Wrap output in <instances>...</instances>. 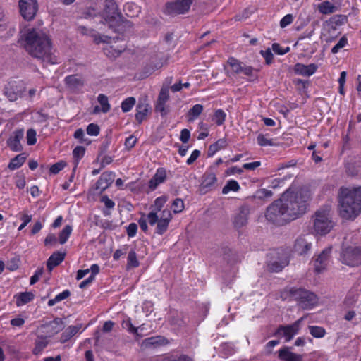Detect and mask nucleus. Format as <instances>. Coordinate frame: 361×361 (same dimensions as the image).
<instances>
[{
    "label": "nucleus",
    "mask_w": 361,
    "mask_h": 361,
    "mask_svg": "<svg viewBox=\"0 0 361 361\" xmlns=\"http://www.w3.org/2000/svg\"><path fill=\"white\" fill-rule=\"evenodd\" d=\"M200 152L198 149H195L192 152L190 156L188 157V159L186 161V163L188 165L192 164L200 157Z\"/></svg>",
    "instance_id": "nucleus-62"
},
{
    "label": "nucleus",
    "mask_w": 361,
    "mask_h": 361,
    "mask_svg": "<svg viewBox=\"0 0 361 361\" xmlns=\"http://www.w3.org/2000/svg\"><path fill=\"white\" fill-rule=\"evenodd\" d=\"M217 181L216 172H215L214 168H209L203 176V180L201 183V190H204V192L211 190L214 188Z\"/></svg>",
    "instance_id": "nucleus-15"
},
{
    "label": "nucleus",
    "mask_w": 361,
    "mask_h": 361,
    "mask_svg": "<svg viewBox=\"0 0 361 361\" xmlns=\"http://www.w3.org/2000/svg\"><path fill=\"white\" fill-rule=\"evenodd\" d=\"M192 0H176L166 5L167 13L170 14H183L188 11Z\"/></svg>",
    "instance_id": "nucleus-13"
},
{
    "label": "nucleus",
    "mask_w": 361,
    "mask_h": 361,
    "mask_svg": "<svg viewBox=\"0 0 361 361\" xmlns=\"http://www.w3.org/2000/svg\"><path fill=\"white\" fill-rule=\"evenodd\" d=\"M25 90L21 82L11 81L5 85L4 94L9 101L14 102L23 97Z\"/></svg>",
    "instance_id": "nucleus-11"
},
{
    "label": "nucleus",
    "mask_w": 361,
    "mask_h": 361,
    "mask_svg": "<svg viewBox=\"0 0 361 361\" xmlns=\"http://www.w3.org/2000/svg\"><path fill=\"white\" fill-rule=\"evenodd\" d=\"M25 159L26 157L23 154H18L10 161L8 168L12 171L18 169L24 164Z\"/></svg>",
    "instance_id": "nucleus-32"
},
{
    "label": "nucleus",
    "mask_w": 361,
    "mask_h": 361,
    "mask_svg": "<svg viewBox=\"0 0 361 361\" xmlns=\"http://www.w3.org/2000/svg\"><path fill=\"white\" fill-rule=\"evenodd\" d=\"M121 326L123 329H126L128 332L138 336V328L135 327L130 318L123 320Z\"/></svg>",
    "instance_id": "nucleus-47"
},
{
    "label": "nucleus",
    "mask_w": 361,
    "mask_h": 361,
    "mask_svg": "<svg viewBox=\"0 0 361 361\" xmlns=\"http://www.w3.org/2000/svg\"><path fill=\"white\" fill-rule=\"evenodd\" d=\"M166 201L167 199L165 196L156 198L154 203V209L152 212H156L157 214H160L163 211L161 210V208L164 207Z\"/></svg>",
    "instance_id": "nucleus-48"
},
{
    "label": "nucleus",
    "mask_w": 361,
    "mask_h": 361,
    "mask_svg": "<svg viewBox=\"0 0 361 361\" xmlns=\"http://www.w3.org/2000/svg\"><path fill=\"white\" fill-rule=\"evenodd\" d=\"M48 341L44 337H38L35 342V346L33 349L35 355H39L47 347Z\"/></svg>",
    "instance_id": "nucleus-39"
},
{
    "label": "nucleus",
    "mask_w": 361,
    "mask_h": 361,
    "mask_svg": "<svg viewBox=\"0 0 361 361\" xmlns=\"http://www.w3.org/2000/svg\"><path fill=\"white\" fill-rule=\"evenodd\" d=\"M169 343L167 338L161 336H152L144 339L141 343L143 348H155L159 346L166 345Z\"/></svg>",
    "instance_id": "nucleus-16"
},
{
    "label": "nucleus",
    "mask_w": 361,
    "mask_h": 361,
    "mask_svg": "<svg viewBox=\"0 0 361 361\" xmlns=\"http://www.w3.org/2000/svg\"><path fill=\"white\" fill-rule=\"evenodd\" d=\"M184 202L180 198L175 199L171 205V209L174 214L181 212L184 209Z\"/></svg>",
    "instance_id": "nucleus-49"
},
{
    "label": "nucleus",
    "mask_w": 361,
    "mask_h": 361,
    "mask_svg": "<svg viewBox=\"0 0 361 361\" xmlns=\"http://www.w3.org/2000/svg\"><path fill=\"white\" fill-rule=\"evenodd\" d=\"M309 328L311 335L315 338H322L325 335V330L321 326H312Z\"/></svg>",
    "instance_id": "nucleus-50"
},
{
    "label": "nucleus",
    "mask_w": 361,
    "mask_h": 361,
    "mask_svg": "<svg viewBox=\"0 0 361 361\" xmlns=\"http://www.w3.org/2000/svg\"><path fill=\"white\" fill-rule=\"evenodd\" d=\"M101 202L104 203L105 207L109 209H113L115 206L114 202L106 195L102 197Z\"/></svg>",
    "instance_id": "nucleus-64"
},
{
    "label": "nucleus",
    "mask_w": 361,
    "mask_h": 361,
    "mask_svg": "<svg viewBox=\"0 0 361 361\" xmlns=\"http://www.w3.org/2000/svg\"><path fill=\"white\" fill-rule=\"evenodd\" d=\"M126 230L128 237L133 238L136 235L137 231V226L135 223H131L128 226Z\"/></svg>",
    "instance_id": "nucleus-61"
},
{
    "label": "nucleus",
    "mask_w": 361,
    "mask_h": 361,
    "mask_svg": "<svg viewBox=\"0 0 361 361\" xmlns=\"http://www.w3.org/2000/svg\"><path fill=\"white\" fill-rule=\"evenodd\" d=\"M65 253L54 252L47 260V267L49 271H51L55 267L60 264L64 259Z\"/></svg>",
    "instance_id": "nucleus-26"
},
{
    "label": "nucleus",
    "mask_w": 361,
    "mask_h": 361,
    "mask_svg": "<svg viewBox=\"0 0 361 361\" xmlns=\"http://www.w3.org/2000/svg\"><path fill=\"white\" fill-rule=\"evenodd\" d=\"M289 293L293 299L296 300L302 309H312L318 303V298L312 292L302 288H291Z\"/></svg>",
    "instance_id": "nucleus-6"
},
{
    "label": "nucleus",
    "mask_w": 361,
    "mask_h": 361,
    "mask_svg": "<svg viewBox=\"0 0 361 361\" xmlns=\"http://www.w3.org/2000/svg\"><path fill=\"white\" fill-rule=\"evenodd\" d=\"M331 248L327 247L318 255L314 260V270L317 274L323 272L328 267L330 261Z\"/></svg>",
    "instance_id": "nucleus-14"
},
{
    "label": "nucleus",
    "mask_w": 361,
    "mask_h": 361,
    "mask_svg": "<svg viewBox=\"0 0 361 361\" xmlns=\"http://www.w3.org/2000/svg\"><path fill=\"white\" fill-rule=\"evenodd\" d=\"M279 357L282 361H302V356L301 355L295 354L288 348L279 350Z\"/></svg>",
    "instance_id": "nucleus-25"
},
{
    "label": "nucleus",
    "mask_w": 361,
    "mask_h": 361,
    "mask_svg": "<svg viewBox=\"0 0 361 361\" xmlns=\"http://www.w3.org/2000/svg\"><path fill=\"white\" fill-rule=\"evenodd\" d=\"M148 113V108L146 105H139L137 107V113L135 114V118L141 123L146 117Z\"/></svg>",
    "instance_id": "nucleus-44"
},
{
    "label": "nucleus",
    "mask_w": 361,
    "mask_h": 361,
    "mask_svg": "<svg viewBox=\"0 0 361 361\" xmlns=\"http://www.w3.org/2000/svg\"><path fill=\"white\" fill-rule=\"evenodd\" d=\"M171 219V212L168 209H164L160 214L150 212L147 215H143L139 219L138 224L140 228L145 233L148 231L147 223L151 226L157 224L155 233L158 235H163L168 230Z\"/></svg>",
    "instance_id": "nucleus-4"
},
{
    "label": "nucleus",
    "mask_w": 361,
    "mask_h": 361,
    "mask_svg": "<svg viewBox=\"0 0 361 361\" xmlns=\"http://www.w3.org/2000/svg\"><path fill=\"white\" fill-rule=\"evenodd\" d=\"M250 209L246 206H243L239 209V212L235 214L233 219V224L236 228H241L247 223Z\"/></svg>",
    "instance_id": "nucleus-18"
},
{
    "label": "nucleus",
    "mask_w": 361,
    "mask_h": 361,
    "mask_svg": "<svg viewBox=\"0 0 361 361\" xmlns=\"http://www.w3.org/2000/svg\"><path fill=\"white\" fill-rule=\"evenodd\" d=\"M73 231V228L70 225H66L63 230L61 231L59 235V243L61 245L66 243L69 238L71 233Z\"/></svg>",
    "instance_id": "nucleus-37"
},
{
    "label": "nucleus",
    "mask_w": 361,
    "mask_h": 361,
    "mask_svg": "<svg viewBox=\"0 0 361 361\" xmlns=\"http://www.w3.org/2000/svg\"><path fill=\"white\" fill-rule=\"evenodd\" d=\"M67 87L72 91L80 90L84 85L82 78L78 75H68L64 79Z\"/></svg>",
    "instance_id": "nucleus-19"
},
{
    "label": "nucleus",
    "mask_w": 361,
    "mask_h": 361,
    "mask_svg": "<svg viewBox=\"0 0 361 361\" xmlns=\"http://www.w3.org/2000/svg\"><path fill=\"white\" fill-rule=\"evenodd\" d=\"M272 49L276 54L283 55L288 52L290 49L289 47L283 49L280 46V44L274 43L272 44Z\"/></svg>",
    "instance_id": "nucleus-60"
},
{
    "label": "nucleus",
    "mask_w": 361,
    "mask_h": 361,
    "mask_svg": "<svg viewBox=\"0 0 361 361\" xmlns=\"http://www.w3.org/2000/svg\"><path fill=\"white\" fill-rule=\"evenodd\" d=\"M227 145L228 142L226 138L219 139L216 142L209 146L208 149V156L213 157L219 150L225 149Z\"/></svg>",
    "instance_id": "nucleus-28"
},
{
    "label": "nucleus",
    "mask_w": 361,
    "mask_h": 361,
    "mask_svg": "<svg viewBox=\"0 0 361 361\" xmlns=\"http://www.w3.org/2000/svg\"><path fill=\"white\" fill-rule=\"evenodd\" d=\"M140 262L137 259V255L135 250H130L128 252L127 258V269H130L139 267Z\"/></svg>",
    "instance_id": "nucleus-36"
},
{
    "label": "nucleus",
    "mask_w": 361,
    "mask_h": 361,
    "mask_svg": "<svg viewBox=\"0 0 361 361\" xmlns=\"http://www.w3.org/2000/svg\"><path fill=\"white\" fill-rule=\"evenodd\" d=\"M97 100L102 106L101 111L103 113H107L111 109V105L109 103L108 97L103 94H100L98 95Z\"/></svg>",
    "instance_id": "nucleus-43"
},
{
    "label": "nucleus",
    "mask_w": 361,
    "mask_h": 361,
    "mask_svg": "<svg viewBox=\"0 0 361 361\" xmlns=\"http://www.w3.org/2000/svg\"><path fill=\"white\" fill-rule=\"evenodd\" d=\"M159 361H193L192 359L185 355L169 354L161 357Z\"/></svg>",
    "instance_id": "nucleus-34"
},
{
    "label": "nucleus",
    "mask_w": 361,
    "mask_h": 361,
    "mask_svg": "<svg viewBox=\"0 0 361 361\" xmlns=\"http://www.w3.org/2000/svg\"><path fill=\"white\" fill-rule=\"evenodd\" d=\"M71 295V293L68 290H65L63 292L56 295L54 298L51 299L48 301V305L51 307L56 305V303L66 299Z\"/></svg>",
    "instance_id": "nucleus-40"
},
{
    "label": "nucleus",
    "mask_w": 361,
    "mask_h": 361,
    "mask_svg": "<svg viewBox=\"0 0 361 361\" xmlns=\"http://www.w3.org/2000/svg\"><path fill=\"white\" fill-rule=\"evenodd\" d=\"M34 294L32 292H23L16 295V304L18 307L23 306L30 302H31L34 299Z\"/></svg>",
    "instance_id": "nucleus-29"
},
{
    "label": "nucleus",
    "mask_w": 361,
    "mask_h": 361,
    "mask_svg": "<svg viewBox=\"0 0 361 361\" xmlns=\"http://www.w3.org/2000/svg\"><path fill=\"white\" fill-rule=\"evenodd\" d=\"M124 11L127 16L134 17L140 12V8L135 4L127 3L124 6Z\"/></svg>",
    "instance_id": "nucleus-42"
},
{
    "label": "nucleus",
    "mask_w": 361,
    "mask_h": 361,
    "mask_svg": "<svg viewBox=\"0 0 361 361\" xmlns=\"http://www.w3.org/2000/svg\"><path fill=\"white\" fill-rule=\"evenodd\" d=\"M317 68V66L314 63H311L307 66L301 63H297L295 66V71L302 75L310 76L316 72Z\"/></svg>",
    "instance_id": "nucleus-22"
},
{
    "label": "nucleus",
    "mask_w": 361,
    "mask_h": 361,
    "mask_svg": "<svg viewBox=\"0 0 361 361\" xmlns=\"http://www.w3.org/2000/svg\"><path fill=\"white\" fill-rule=\"evenodd\" d=\"M135 99L130 97L124 99L121 103V109L123 112H128L130 111L135 104Z\"/></svg>",
    "instance_id": "nucleus-45"
},
{
    "label": "nucleus",
    "mask_w": 361,
    "mask_h": 361,
    "mask_svg": "<svg viewBox=\"0 0 361 361\" xmlns=\"http://www.w3.org/2000/svg\"><path fill=\"white\" fill-rule=\"evenodd\" d=\"M36 131L34 129H29L27 131V142L28 145H33L37 142Z\"/></svg>",
    "instance_id": "nucleus-53"
},
{
    "label": "nucleus",
    "mask_w": 361,
    "mask_h": 361,
    "mask_svg": "<svg viewBox=\"0 0 361 361\" xmlns=\"http://www.w3.org/2000/svg\"><path fill=\"white\" fill-rule=\"evenodd\" d=\"M166 178V171L164 169H158L153 178L149 180V187L152 190L161 183H162Z\"/></svg>",
    "instance_id": "nucleus-23"
},
{
    "label": "nucleus",
    "mask_w": 361,
    "mask_h": 361,
    "mask_svg": "<svg viewBox=\"0 0 361 361\" xmlns=\"http://www.w3.org/2000/svg\"><path fill=\"white\" fill-rule=\"evenodd\" d=\"M226 114L222 109L215 111L212 117V121L217 125L221 126L225 122Z\"/></svg>",
    "instance_id": "nucleus-41"
},
{
    "label": "nucleus",
    "mask_w": 361,
    "mask_h": 361,
    "mask_svg": "<svg viewBox=\"0 0 361 361\" xmlns=\"http://www.w3.org/2000/svg\"><path fill=\"white\" fill-rule=\"evenodd\" d=\"M18 6L20 15L27 21L33 20L38 11L37 0H19Z\"/></svg>",
    "instance_id": "nucleus-9"
},
{
    "label": "nucleus",
    "mask_w": 361,
    "mask_h": 361,
    "mask_svg": "<svg viewBox=\"0 0 361 361\" xmlns=\"http://www.w3.org/2000/svg\"><path fill=\"white\" fill-rule=\"evenodd\" d=\"M240 189V186L235 180H229L222 189L224 195L228 194L231 191L238 192Z\"/></svg>",
    "instance_id": "nucleus-35"
},
{
    "label": "nucleus",
    "mask_w": 361,
    "mask_h": 361,
    "mask_svg": "<svg viewBox=\"0 0 361 361\" xmlns=\"http://www.w3.org/2000/svg\"><path fill=\"white\" fill-rule=\"evenodd\" d=\"M118 7L113 0H106L104 15L106 18H113L117 14Z\"/></svg>",
    "instance_id": "nucleus-27"
},
{
    "label": "nucleus",
    "mask_w": 361,
    "mask_h": 361,
    "mask_svg": "<svg viewBox=\"0 0 361 361\" xmlns=\"http://www.w3.org/2000/svg\"><path fill=\"white\" fill-rule=\"evenodd\" d=\"M82 329V324H77L75 325H71L68 326L65 331L63 332L61 335V341L62 343H65L71 339L73 336H75L79 331H82L81 330Z\"/></svg>",
    "instance_id": "nucleus-24"
},
{
    "label": "nucleus",
    "mask_w": 361,
    "mask_h": 361,
    "mask_svg": "<svg viewBox=\"0 0 361 361\" xmlns=\"http://www.w3.org/2000/svg\"><path fill=\"white\" fill-rule=\"evenodd\" d=\"M275 140L269 137L268 134H259L257 137V144L261 147L275 146Z\"/></svg>",
    "instance_id": "nucleus-33"
},
{
    "label": "nucleus",
    "mask_w": 361,
    "mask_h": 361,
    "mask_svg": "<svg viewBox=\"0 0 361 361\" xmlns=\"http://www.w3.org/2000/svg\"><path fill=\"white\" fill-rule=\"evenodd\" d=\"M260 53L262 56L264 58L266 63L267 64H270L272 62L274 56L270 49L262 50Z\"/></svg>",
    "instance_id": "nucleus-58"
},
{
    "label": "nucleus",
    "mask_w": 361,
    "mask_h": 361,
    "mask_svg": "<svg viewBox=\"0 0 361 361\" xmlns=\"http://www.w3.org/2000/svg\"><path fill=\"white\" fill-rule=\"evenodd\" d=\"M204 106L202 104L194 105L187 114V119L188 122H192L196 120L202 113Z\"/></svg>",
    "instance_id": "nucleus-30"
},
{
    "label": "nucleus",
    "mask_w": 361,
    "mask_h": 361,
    "mask_svg": "<svg viewBox=\"0 0 361 361\" xmlns=\"http://www.w3.org/2000/svg\"><path fill=\"white\" fill-rule=\"evenodd\" d=\"M311 247V243L307 242V240L303 237H300L295 241L294 245V250L298 255H302L306 254L308 251H310Z\"/></svg>",
    "instance_id": "nucleus-21"
},
{
    "label": "nucleus",
    "mask_w": 361,
    "mask_h": 361,
    "mask_svg": "<svg viewBox=\"0 0 361 361\" xmlns=\"http://www.w3.org/2000/svg\"><path fill=\"white\" fill-rule=\"evenodd\" d=\"M293 21V16L292 14H287L280 21V26L282 28L291 24Z\"/></svg>",
    "instance_id": "nucleus-56"
},
{
    "label": "nucleus",
    "mask_w": 361,
    "mask_h": 361,
    "mask_svg": "<svg viewBox=\"0 0 361 361\" xmlns=\"http://www.w3.org/2000/svg\"><path fill=\"white\" fill-rule=\"evenodd\" d=\"M65 163L63 161L57 162L51 166L49 171L52 174H56L65 167Z\"/></svg>",
    "instance_id": "nucleus-55"
},
{
    "label": "nucleus",
    "mask_w": 361,
    "mask_h": 361,
    "mask_svg": "<svg viewBox=\"0 0 361 361\" xmlns=\"http://www.w3.org/2000/svg\"><path fill=\"white\" fill-rule=\"evenodd\" d=\"M338 200V212L343 219H354L361 212V187L341 188Z\"/></svg>",
    "instance_id": "nucleus-3"
},
{
    "label": "nucleus",
    "mask_w": 361,
    "mask_h": 361,
    "mask_svg": "<svg viewBox=\"0 0 361 361\" xmlns=\"http://www.w3.org/2000/svg\"><path fill=\"white\" fill-rule=\"evenodd\" d=\"M169 99V90L167 88H162L160 91L157 102L166 103Z\"/></svg>",
    "instance_id": "nucleus-59"
},
{
    "label": "nucleus",
    "mask_w": 361,
    "mask_h": 361,
    "mask_svg": "<svg viewBox=\"0 0 361 361\" xmlns=\"http://www.w3.org/2000/svg\"><path fill=\"white\" fill-rule=\"evenodd\" d=\"M20 44L32 58L47 64L59 63L50 35L44 30L29 27L21 32Z\"/></svg>",
    "instance_id": "nucleus-1"
},
{
    "label": "nucleus",
    "mask_w": 361,
    "mask_h": 361,
    "mask_svg": "<svg viewBox=\"0 0 361 361\" xmlns=\"http://www.w3.org/2000/svg\"><path fill=\"white\" fill-rule=\"evenodd\" d=\"M257 195L260 199L268 198L271 197L273 195V192L270 190L262 188L257 191Z\"/></svg>",
    "instance_id": "nucleus-57"
},
{
    "label": "nucleus",
    "mask_w": 361,
    "mask_h": 361,
    "mask_svg": "<svg viewBox=\"0 0 361 361\" xmlns=\"http://www.w3.org/2000/svg\"><path fill=\"white\" fill-rule=\"evenodd\" d=\"M303 317L298 319L294 323L290 325H281L278 327L274 335L283 336L285 338L286 342H288L293 339V338L298 334L302 321Z\"/></svg>",
    "instance_id": "nucleus-10"
},
{
    "label": "nucleus",
    "mask_w": 361,
    "mask_h": 361,
    "mask_svg": "<svg viewBox=\"0 0 361 361\" xmlns=\"http://www.w3.org/2000/svg\"><path fill=\"white\" fill-rule=\"evenodd\" d=\"M265 217L269 221L277 225H282L290 221L279 200L274 201L267 207Z\"/></svg>",
    "instance_id": "nucleus-7"
},
{
    "label": "nucleus",
    "mask_w": 361,
    "mask_h": 361,
    "mask_svg": "<svg viewBox=\"0 0 361 361\" xmlns=\"http://www.w3.org/2000/svg\"><path fill=\"white\" fill-rule=\"evenodd\" d=\"M317 8L321 13L324 15L331 14L337 11V7L329 1H325L318 4Z\"/></svg>",
    "instance_id": "nucleus-31"
},
{
    "label": "nucleus",
    "mask_w": 361,
    "mask_h": 361,
    "mask_svg": "<svg viewBox=\"0 0 361 361\" xmlns=\"http://www.w3.org/2000/svg\"><path fill=\"white\" fill-rule=\"evenodd\" d=\"M99 127L94 123H90L87 126L86 131L90 136H97L99 134Z\"/></svg>",
    "instance_id": "nucleus-54"
},
{
    "label": "nucleus",
    "mask_w": 361,
    "mask_h": 361,
    "mask_svg": "<svg viewBox=\"0 0 361 361\" xmlns=\"http://www.w3.org/2000/svg\"><path fill=\"white\" fill-rule=\"evenodd\" d=\"M334 226L329 207L320 209L315 212L313 229L317 235H326L330 232Z\"/></svg>",
    "instance_id": "nucleus-5"
},
{
    "label": "nucleus",
    "mask_w": 361,
    "mask_h": 361,
    "mask_svg": "<svg viewBox=\"0 0 361 361\" xmlns=\"http://www.w3.org/2000/svg\"><path fill=\"white\" fill-rule=\"evenodd\" d=\"M23 131L22 130H16L11 135L7 141V145L9 148L13 152H20L22 150L23 147L20 140L23 137Z\"/></svg>",
    "instance_id": "nucleus-17"
},
{
    "label": "nucleus",
    "mask_w": 361,
    "mask_h": 361,
    "mask_svg": "<svg viewBox=\"0 0 361 361\" xmlns=\"http://www.w3.org/2000/svg\"><path fill=\"white\" fill-rule=\"evenodd\" d=\"M288 262L286 260H283L278 262H271L269 264L270 270L274 272H279L280 271L283 267H285L287 265Z\"/></svg>",
    "instance_id": "nucleus-52"
},
{
    "label": "nucleus",
    "mask_w": 361,
    "mask_h": 361,
    "mask_svg": "<svg viewBox=\"0 0 361 361\" xmlns=\"http://www.w3.org/2000/svg\"><path fill=\"white\" fill-rule=\"evenodd\" d=\"M85 152V149L82 146H77L73 150V156L75 162V167H77L80 160L83 157Z\"/></svg>",
    "instance_id": "nucleus-46"
},
{
    "label": "nucleus",
    "mask_w": 361,
    "mask_h": 361,
    "mask_svg": "<svg viewBox=\"0 0 361 361\" xmlns=\"http://www.w3.org/2000/svg\"><path fill=\"white\" fill-rule=\"evenodd\" d=\"M136 142L137 138L133 135H130L126 139L125 146L128 149H130L135 145Z\"/></svg>",
    "instance_id": "nucleus-63"
},
{
    "label": "nucleus",
    "mask_w": 361,
    "mask_h": 361,
    "mask_svg": "<svg viewBox=\"0 0 361 361\" xmlns=\"http://www.w3.org/2000/svg\"><path fill=\"white\" fill-rule=\"evenodd\" d=\"M310 196V190L306 188L290 187L283 193L279 200L290 221L298 219L305 212L306 203Z\"/></svg>",
    "instance_id": "nucleus-2"
},
{
    "label": "nucleus",
    "mask_w": 361,
    "mask_h": 361,
    "mask_svg": "<svg viewBox=\"0 0 361 361\" xmlns=\"http://www.w3.org/2000/svg\"><path fill=\"white\" fill-rule=\"evenodd\" d=\"M44 328L46 329V332L49 334V337L57 334L61 330V326H59V321L54 320L49 324H47Z\"/></svg>",
    "instance_id": "nucleus-38"
},
{
    "label": "nucleus",
    "mask_w": 361,
    "mask_h": 361,
    "mask_svg": "<svg viewBox=\"0 0 361 361\" xmlns=\"http://www.w3.org/2000/svg\"><path fill=\"white\" fill-rule=\"evenodd\" d=\"M340 259L343 264L348 266H358L361 264V247H348L343 249Z\"/></svg>",
    "instance_id": "nucleus-8"
},
{
    "label": "nucleus",
    "mask_w": 361,
    "mask_h": 361,
    "mask_svg": "<svg viewBox=\"0 0 361 361\" xmlns=\"http://www.w3.org/2000/svg\"><path fill=\"white\" fill-rule=\"evenodd\" d=\"M227 65L231 68V71H226L228 76L235 74H243L247 76H250L253 73V68L252 66L243 65L234 57L228 58Z\"/></svg>",
    "instance_id": "nucleus-12"
},
{
    "label": "nucleus",
    "mask_w": 361,
    "mask_h": 361,
    "mask_svg": "<svg viewBox=\"0 0 361 361\" xmlns=\"http://www.w3.org/2000/svg\"><path fill=\"white\" fill-rule=\"evenodd\" d=\"M113 182L112 173H103L96 183V189L100 192L108 188Z\"/></svg>",
    "instance_id": "nucleus-20"
},
{
    "label": "nucleus",
    "mask_w": 361,
    "mask_h": 361,
    "mask_svg": "<svg viewBox=\"0 0 361 361\" xmlns=\"http://www.w3.org/2000/svg\"><path fill=\"white\" fill-rule=\"evenodd\" d=\"M348 44V39L347 38L343 36L342 37L339 41L338 42V43L334 46L331 49V52L333 54H336L339 51V50L343 47H345L346 46V44Z\"/></svg>",
    "instance_id": "nucleus-51"
}]
</instances>
